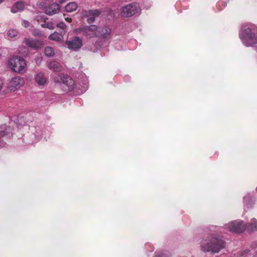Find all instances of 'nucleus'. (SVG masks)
<instances>
[{"label":"nucleus","instance_id":"nucleus-22","mask_svg":"<svg viewBox=\"0 0 257 257\" xmlns=\"http://www.w3.org/2000/svg\"><path fill=\"white\" fill-rule=\"evenodd\" d=\"M44 53L48 57H52L55 55V51L53 47L47 46L45 48Z\"/></svg>","mask_w":257,"mask_h":257},{"label":"nucleus","instance_id":"nucleus-23","mask_svg":"<svg viewBox=\"0 0 257 257\" xmlns=\"http://www.w3.org/2000/svg\"><path fill=\"white\" fill-rule=\"evenodd\" d=\"M18 32L15 29H10L7 32L8 36L10 38H13L18 36Z\"/></svg>","mask_w":257,"mask_h":257},{"label":"nucleus","instance_id":"nucleus-31","mask_svg":"<svg viewBox=\"0 0 257 257\" xmlns=\"http://www.w3.org/2000/svg\"><path fill=\"white\" fill-rule=\"evenodd\" d=\"M34 35L35 36H36V35H39V33L38 32V33H37V32H34Z\"/></svg>","mask_w":257,"mask_h":257},{"label":"nucleus","instance_id":"nucleus-35","mask_svg":"<svg viewBox=\"0 0 257 257\" xmlns=\"http://www.w3.org/2000/svg\"><path fill=\"white\" fill-rule=\"evenodd\" d=\"M1 55H2L1 50L0 49V56H1Z\"/></svg>","mask_w":257,"mask_h":257},{"label":"nucleus","instance_id":"nucleus-34","mask_svg":"<svg viewBox=\"0 0 257 257\" xmlns=\"http://www.w3.org/2000/svg\"><path fill=\"white\" fill-rule=\"evenodd\" d=\"M4 0H0V4L3 2Z\"/></svg>","mask_w":257,"mask_h":257},{"label":"nucleus","instance_id":"nucleus-15","mask_svg":"<svg viewBox=\"0 0 257 257\" xmlns=\"http://www.w3.org/2000/svg\"><path fill=\"white\" fill-rule=\"evenodd\" d=\"M35 82L39 86H43L47 82V78L44 73H38L35 77Z\"/></svg>","mask_w":257,"mask_h":257},{"label":"nucleus","instance_id":"nucleus-33","mask_svg":"<svg viewBox=\"0 0 257 257\" xmlns=\"http://www.w3.org/2000/svg\"><path fill=\"white\" fill-rule=\"evenodd\" d=\"M248 250H246L244 251V253H246L247 252H248Z\"/></svg>","mask_w":257,"mask_h":257},{"label":"nucleus","instance_id":"nucleus-30","mask_svg":"<svg viewBox=\"0 0 257 257\" xmlns=\"http://www.w3.org/2000/svg\"><path fill=\"white\" fill-rule=\"evenodd\" d=\"M40 5L41 6V7H44V3L42 2L40 3Z\"/></svg>","mask_w":257,"mask_h":257},{"label":"nucleus","instance_id":"nucleus-4","mask_svg":"<svg viewBox=\"0 0 257 257\" xmlns=\"http://www.w3.org/2000/svg\"><path fill=\"white\" fill-rule=\"evenodd\" d=\"M225 228L229 231L240 233L245 230L247 224L243 221L237 219L225 224Z\"/></svg>","mask_w":257,"mask_h":257},{"label":"nucleus","instance_id":"nucleus-20","mask_svg":"<svg viewBox=\"0 0 257 257\" xmlns=\"http://www.w3.org/2000/svg\"><path fill=\"white\" fill-rule=\"evenodd\" d=\"M246 229L249 232L257 231V220L255 218H252L250 221L248 223Z\"/></svg>","mask_w":257,"mask_h":257},{"label":"nucleus","instance_id":"nucleus-26","mask_svg":"<svg viewBox=\"0 0 257 257\" xmlns=\"http://www.w3.org/2000/svg\"><path fill=\"white\" fill-rule=\"evenodd\" d=\"M23 25L25 28H27L29 26L30 23L26 20H24Z\"/></svg>","mask_w":257,"mask_h":257},{"label":"nucleus","instance_id":"nucleus-3","mask_svg":"<svg viewBox=\"0 0 257 257\" xmlns=\"http://www.w3.org/2000/svg\"><path fill=\"white\" fill-rule=\"evenodd\" d=\"M9 66L14 72L23 73L26 71L27 64L25 60L21 57H13L8 61Z\"/></svg>","mask_w":257,"mask_h":257},{"label":"nucleus","instance_id":"nucleus-13","mask_svg":"<svg viewBox=\"0 0 257 257\" xmlns=\"http://www.w3.org/2000/svg\"><path fill=\"white\" fill-rule=\"evenodd\" d=\"M255 198L250 194L245 195L243 197V204L244 209H249L253 207L255 201Z\"/></svg>","mask_w":257,"mask_h":257},{"label":"nucleus","instance_id":"nucleus-16","mask_svg":"<svg viewBox=\"0 0 257 257\" xmlns=\"http://www.w3.org/2000/svg\"><path fill=\"white\" fill-rule=\"evenodd\" d=\"M12 134V130L10 126L4 125L0 128V137H4L7 136L10 137Z\"/></svg>","mask_w":257,"mask_h":257},{"label":"nucleus","instance_id":"nucleus-21","mask_svg":"<svg viewBox=\"0 0 257 257\" xmlns=\"http://www.w3.org/2000/svg\"><path fill=\"white\" fill-rule=\"evenodd\" d=\"M77 4L74 2L68 3L65 7V10L67 12H72L77 8Z\"/></svg>","mask_w":257,"mask_h":257},{"label":"nucleus","instance_id":"nucleus-24","mask_svg":"<svg viewBox=\"0 0 257 257\" xmlns=\"http://www.w3.org/2000/svg\"><path fill=\"white\" fill-rule=\"evenodd\" d=\"M41 27L43 28H47L50 30H53L55 28L54 24L52 22H48L42 24Z\"/></svg>","mask_w":257,"mask_h":257},{"label":"nucleus","instance_id":"nucleus-1","mask_svg":"<svg viewBox=\"0 0 257 257\" xmlns=\"http://www.w3.org/2000/svg\"><path fill=\"white\" fill-rule=\"evenodd\" d=\"M200 246L201 250L204 252L218 253L225 247V242L221 239L212 237L211 238L202 240Z\"/></svg>","mask_w":257,"mask_h":257},{"label":"nucleus","instance_id":"nucleus-32","mask_svg":"<svg viewBox=\"0 0 257 257\" xmlns=\"http://www.w3.org/2000/svg\"><path fill=\"white\" fill-rule=\"evenodd\" d=\"M66 20H67V21H68V22H70V21H71V19H70V18H67V19H66Z\"/></svg>","mask_w":257,"mask_h":257},{"label":"nucleus","instance_id":"nucleus-10","mask_svg":"<svg viewBox=\"0 0 257 257\" xmlns=\"http://www.w3.org/2000/svg\"><path fill=\"white\" fill-rule=\"evenodd\" d=\"M24 79L20 76H17L12 78L9 83V88L11 91H15L19 89L24 84Z\"/></svg>","mask_w":257,"mask_h":257},{"label":"nucleus","instance_id":"nucleus-9","mask_svg":"<svg viewBox=\"0 0 257 257\" xmlns=\"http://www.w3.org/2000/svg\"><path fill=\"white\" fill-rule=\"evenodd\" d=\"M24 43L28 47L35 50L41 49L44 46L42 41L34 40L32 38H25Z\"/></svg>","mask_w":257,"mask_h":257},{"label":"nucleus","instance_id":"nucleus-11","mask_svg":"<svg viewBox=\"0 0 257 257\" xmlns=\"http://www.w3.org/2000/svg\"><path fill=\"white\" fill-rule=\"evenodd\" d=\"M100 14V12L97 10L85 11L82 13L83 16L87 19V22L89 23H93L95 18L99 16Z\"/></svg>","mask_w":257,"mask_h":257},{"label":"nucleus","instance_id":"nucleus-14","mask_svg":"<svg viewBox=\"0 0 257 257\" xmlns=\"http://www.w3.org/2000/svg\"><path fill=\"white\" fill-rule=\"evenodd\" d=\"M44 10L47 15L51 16L59 11L60 6L57 3H53L48 7H45Z\"/></svg>","mask_w":257,"mask_h":257},{"label":"nucleus","instance_id":"nucleus-2","mask_svg":"<svg viewBox=\"0 0 257 257\" xmlns=\"http://www.w3.org/2000/svg\"><path fill=\"white\" fill-rule=\"evenodd\" d=\"M239 37L242 43L246 47H254L257 44V36L249 27L242 26Z\"/></svg>","mask_w":257,"mask_h":257},{"label":"nucleus","instance_id":"nucleus-7","mask_svg":"<svg viewBox=\"0 0 257 257\" xmlns=\"http://www.w3.org/2000/svg\"><path fill=\"white\" fill-rule=\"evenodd\" d=\"M76 33L82 34L87 38H93L94 37H98V27L95 25H91L90 26L83 27L76 30Z\"/></svg>","mask_w":257,"mask_h":257},{"label":"nucleus","instance_id":"nucleus-28","mask_svg":"<svg viewBox=\"0 0 257 257\" xmlns=\"http://www.w3.org/2000/svg\"><path fill=\"white\" fill-rule=\"evenodd\" d=\"M156 257H165L164 254H161L157 255Z\"/></svg>","mask_w":257,"mask_h":257},{"label":"nucleus","instance_id":"nucleus-17","mask_svg":"<svg viewBox=\"0 0 257 257\" xmlns=\"http://www.w3.org/2000/svg\"><path fill=\"white\" fill-rule=\"evenodd\" d=\"M48 67L49 69L53 70L55 72H60L62 70L60 64L55 61H50L48 64Z\"/></svg>","mask_w":257,"mask_h":257},{"label":"nucleus","instance_id":"nucleus-18","mask_svg":"<svg viewBox=\"0 0 257 257\" xmlns=\"http://www.w3.org/2000/svg\"><path fill=\"white\" fill-rule=\"evenodd\" d=\"M48 38L50 40L57 42H60L63 40V35L61 33L55 32L53 34H51L49 36Z\"/></svg>","mask_w":257,"mask_h":257},{"label":"nucleus","instance_id":"nucleus-12","mask_svg":"<svg viewBox=\"0 0 257 257\" xmlns=\"http://www.w3.org/2000/svg\"><path fill=\"white\" fill-rule=\"evenodd\" d=\"M111 30L107 27H98V37L103 40H108L110 38Z\"/></svg>","mask_w":257,"mask_h":257},{"label":"nucleus","instance_id":"nucleus-5","mask_svg":"<svg viewBox=\"0 0 257 257\" xmlns=\"http://www.w3.org/2000/svg\"><path fill=\"white\" fill-rule=\"evenodd\" d=\"M54 80L56 82L62 83L63 86L66 91H72L74 88V82L73 79L68 76H64L61 74L55 77Z\"/></svg>","mask_w":257,"mask_h":257},{"label":"nucleus","instance_id":"nucleus-8","mask_svg":"<svg viewBox=\"0 0 257 257\" xmlns=\"http://www.w3.org/2000/svg\"><path fill=\"white\" fill-rule=\"evenodd\" d=\"M65 44L69 49L76 51L82 46V41L79 37H75L72 40H66Z\"/></svg>","mask_w":257,"mask_h":257},{"label":"nucleus","instance_id":"nucleus-19","mask_svg":"<svg viewBox=\"0 0 257 257\" xmlns=\"http://www.w3.org/2000/svg\"><path fill=\"white\" fill-rule=\"evenodd\" d=\"M25 8L24 3L22 2H18L15 3L11 9V12L13 13H16L19 11L24 10Z\"/></svg>","mask_w":257,"mask_h":257},{"label":"nucleus","instance_id":"nucleus-27","mask_svg":"<svg viewBox=\"0 0 257 257\" xmlns=\"http://www.w3.org/2000/svg\"><path fill=\"white\" fill-rule=\"evenodd\" d=\"M25 49L26 50V51H25L24 52H21V53L24 55H27L28 54V51H27V49L25 48Z\"/></svg>","mask_w":257,"mask_h":257},{"label":"nucleus","instance_id":"nucleus-29","mask_svg":"<svg viewBox=\"0 0 257 257\" xmlns=\"http://www.w3.org/2000/svg\"><path fill=\"white\" fill-rule=\"evenodd\" d=\"M60 3H65L67 0H59Z\"/></svg>","mask_w":257,"mask_h":257},{"label":"nucleus","instance_id":"nucleus-6","mask_svg":"<svg viewBox=\"0 0 257 257\" xmlns=\"http://www.w3.org/2000/svg\"><path fill=\"white\" fill-rule=\"evenodd\" d=\"M139 5L137 3H132L123 7L121 9L120 14L123 17H130L139 12Z\"/></svg>","mask_w":257,"mask_h":257},{"label":"nucleus","instance_id":"nucleus-25","mask_svg":"<svg viewBox=\"0 0 257 257\" xmlns=\"http://www.w3.org/2000/svg\"><path fill=\"white\" fill-rule=\"evenodd\" d=\"M57 27L60 28V29H62L63 30H64L66 29V25H65V24L63 22H61L60 23H58L57 24Z\"/></svg>","mask_w":257,"mask_h":257}]
</instances>
